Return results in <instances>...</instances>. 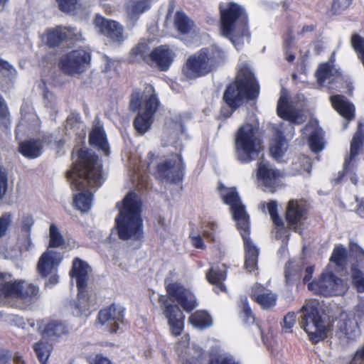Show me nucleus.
Segmentation results:
<instances>
[{"label":"nucleus","instance_id":"14","mask_svg":"<svg viewBox=\"0 0 364 364\" xmlns=\"http://www.w3.org/2000/svg\"><path fill=\"white\" fill-rule=\"evenodd\" d=\"M124 314V307L113 303L100 310L97 321L101 325L106 324V328L109 333H117L120 326L125 323Z\"/></svg>","mask_w":364,"mask_h":364},{"label":"nucleus","instance_id":"22","mask_svg":"<svg viewBox=\"0 0 364 364\" xmlns=\"http://www.w3.org/2000/svg\"><path fill=\"white\" fill-rule=\"evenodd\" d=\"M174 51L168 45H161L154 48L149 53L150 65L155 64L161 71H167L175 58Z\"/></svg>","mask_w":364,"mask_h":364},{"label":"nucleus","instance_id":"59","mask_svg":"<svg viewBox=\"0 0 364 364\" xmlns=\"http://www.w3.org/2000/svg\"><path fill=\"white\" fill-rule=\"evenodd\" d=\"M150 8V5L146 0H140L134 2L132 7V12L134 14H142Z\"/></svg>","mask_w":364,"mask_h":364},{"label":"nucleus","instance_id":"28","mask_svg":"<svg viewBox=\"0 0 364 364\" xmlns=\"http://www.w3.org/2000/svg\"><path fill=\"white\" fill-rule=\"evenodd\" d=\"M89 144L97 148L98 151H102L105 156H108L110 153L109 145L102 127H95L90 132Z\"/></svg>","mask_w":364,"mask_h":364},{"label":"nucleus","instance_id":"34","mask_svg":"<svg viewBox=\"0 0 364 364\" xmlns=\"http://www.w3.org/2000/svg\"><path fill=\"white\" fill-rule=\"evenodd\" d=\"M77 297L75 302V309L78 316H88L90 314V300L86 289H77Z\"/></svg>","mask_w":364,"mask_h":364},{"label":"nucleus","instance_id":"48","mask_svg":"<svg viewBox=\"0 0 364 364\" xmlns=\"http://www.w3.org/2000/svg\"><path fill=\"white\" fill-rule=\"evenodd\" d=\"M240 316L246 323H253L255 322V316L246 299L242 301L241 303Z\"/></svg>","mask_w":364,"mask_h":364},{"label":"nucleus","instance_id":"20","mask_svg":"<svg viewBox=\"0 0 364 364\" xmlns=\"http://www.w3.org/2000/svg\"><path fill=\"white\" fill-rule=\"evenodd\" d=\"M53 141L52 134H45L42 139H30L21 141L18 144V151L25 158L34 159L42 154L43 144H50Z\"/></svg>","mask_w":364,"mask_h":364},{"label":"nucleus","instance_id":"47","mask_svg":"<svg viewBox=\"0 0 364 364\" xmlns=\"http://www.w3.org/2000/svg\"><path fill=\"white\" fill-rule=\"evenodd\" d=\"M352 282L358 292H364V274L357 267H352Z\"/></svg>","mask_w":364,"mask_h":364},{"label":"nucleus","instance_id":"53","mask_svg":"<svg viewBox=\"0 0 364 364\" xmlns=\"http://www.w3.org/2000/svg\"><path fill=\"white\" fill-rule=\"evenodd\" d=\"M12 215L11 213H4L0 217V238L5 236L11 225Z\"/></svg>","mask_w":364,"mask_h":364},{"label":"nucleus","instance_id":"58","mask_svg":"<svg viewBox=\"0 0 364 364\" xmlns=\"http://www.w3.org/2000/svg\"><path fill=\"white\" fill-rule=\"evenodd\" d=\"M8 186V176L6 170L0 166V200L6 193Z\"/></svg>","mask_w":364,"mask_h":364},{"label":"nucleus","instance_id":"45","mask_svg":"<svg viewBox=\"0 0 364 364\" xmlns=\"http://www.w3.org/2000/svg\"><path fill=\"white\" fill-rule=\"evenodd\" d=\"M331 73L332 68L329 63H325L321 64L316 72V77L318 83L319 85H323L331 76Z\"/></svg>","mask_w":364,"mask_h":364},{"label":"nucleus","instance_id":"42","mask_svg":"<svg viewBox=\"0 0 364 364\" xmlns=\"http://www.w3.org/2000/svg\"><path fill=\"white\" fill-rule=\"evenodd\" d=\"M10 113L8 106L0 95V127L4 130H7L10 126Z\"/></svg>","mask_w":364,"mask_h":364},{"label":"nucleus","instance_id":"39","mask_svg":"<svg viewBox=\"0 0 364 364\" xmlns=\"http://www.w3.org/2000/svg\"><path fill=\"white\" fill-rule=\"evenodd\" d=\"M151 90L152 92L144 100V112L143 113L154 117L160 105V102L152 87Z\"/></svg>","mask_w":364,"mask_h":364},{"label":"nucleus","instance_id":"13","mask_svg":"<svg viewBox=\"0 0 364 364\" xmlns=\"http://www.w3.org/2000/svg\"><path fill=\"white\" fill-rule=\"evenodd\" d=\"M156 172L161 180L172 184H178L182 182L185 164L180 154H173L171 158L157 164Z\"/></svg>","mask_w":364,"mask_h":364},{"label":"nucleus","instance_id":"5","mask_svg":"<svg viewBox=\"0 0 364 364\" xmlns=\"http://www.w3.org/2000/svg\"><path fill=\"white\" fill-rule=\"evenodd\" d=\"M225 58V52L217 46L202 48L187 58L182 73L189 80L204 77L224 64Z\"/></svg>","mask_w":364,"mask_h":364},{"label":"nucleus","instance_id":"64","mask_svg":"<svg viewBox=\"0 0 364 364\" xmlns=\"http://www.w3.org/2000/svg\"><path fill=\"white\" fill-rule=\"evenodd\" d=\"M351 364H364V347L356 351Z\"/></svg>","mask_w":364,"mask_h":364},{"label":"nucleus","instance_id":"41","mask_svg":"<svg viewBox=\"0 0 364 364\" xmlns=\"http://www.w3.org/2000/svg\"><path fill=\"white\" fill-rule=\"evenodd\" d=\"M49 237L50 247L57 248L62 246L65 242V240L58 227L53 223L50 225Z\"/></svg>","mask_w":364,"mask_h":364},{"label":"nucleus","instance_id":"21","mask_svg":"<svg viewBox=\"0 0 364 364\" xmlns=\"http://www.w3.org/2000/svg\"><path fill=\"white\" fill-rule=\"evenodd\" d=\"M283 176V173L279 170L272 168L269 164L263 161L257 164V178L272 192L275 191Z\"/></svg>","mask_w":364,"mask_h":364},{"label":"nucleus","instance_id":"61","mask_svg":"<svg viewBox=\"0 0 364 364\" xmlns=\"http://www.w3.org/2000/svg\"><path fill=\"white\" fill-rule=\"evenodd\" d=\"M203 353L198 352L197 355L186 358L183 361V364H203Z\"/></svg>","mask_w":364,"mask_h":364},{"label":"nucleus","instance_id":"24","mask_svg":"<svg viewBox=\"0 0 364 364\" xmlns=\"http://www.w3.org/2000/svg\"><path fill=\"white\" fill-rule=\"evenodd\" d=\"M56 255L55 252L47 250L40 257L36 269L41 277L46 278L57 271L60 260Z\"/></svg>","mask_w":364,"mask_h":364},{"label":"nucleus","instance_id":"9","mask_svg":"<svg viewBox=\"0 0 364 364\" xmlns=\"http://www.w3.org/2000/svg\"><path fill=\"white\" fill-rule=\"evenodd\" d=\"M257 130L251 124L241 126L235 135V149L237 159L242 164L255 160L260 152L261 141L256 135Z\"/></svg>","mask_w":364,"mask_h":364},{"label":"nucleus","instance_id":"23","mask_svg":"<svg viewBox=\"0 0 364 364\" xmlns=\"http://www.w3.org/2000/svg\"><path fill=\"white\" fill-rule=\"evenodd\" d=\"M38 324L39 330L41 331L42 336L51 341L58 340L69 333L68 326L60 320H42L38 322Z\"/></svg>","mask_w":364,"mask_h":364},{"label":"nucleus","instance_id":"10","mask_svg":"<svg viewBox=\"0 0 364 364\" xmlns=\"http://www.w3.org/2000/svg\"><path fill=\"white\" fill-rule=\"evenodd\" d=\"M363 146L364 122L360 121L350 141V151L345 157L343 169L338 171V176L331 180L333 185L340 184L346 176L350 179L352 183L357 184L358 180L356 173V157L363 149Z\"/></svg>","mask_w":364,"mask_h":364},{"label":"nucleus","instance_id":"3","mask_svg":"<svg viewBox=\"0 0 364 364\" xmlns=\"http://www.w3.org/2000/svg\"><path fill=\"white\" fill-rule=\"evenodd\" d=\"M102 166L99 163L97 154L87 149L80 148L77 151V159L73 163V169L66 173L71 181V186L77 191L86 188L100 187L102 183Z\"/></svg>","mask_w":364,"mask_h":364},{"label":"nucleus","instance_id":"38","mask_svg":"<svg viewBox=\"0 0 364 364\" xmlns=\"http://www.w3.org/2000/svg\"><path fill=\"white\" fill-rule=\"evenodd\" d=\"M33 350L41 364H46L50 355L52 347L47 342L40 341L34 343Z\"/></svg>","mask_w":364,"mask_h":364},{"label":"nucleus","instance_id":"30","mask_svg":"<svg viewBox=\"0 0 364 364\" xmlns=\"http://www.w3.org/2000/svg\"><path fill=\"white\" fill-rule=\"evenodd\" d=\"M150 48L146 43H139L134 46L129 53V62L132 63H139L144 62L150 65L149 51Z\"/></svg>","mask_w":364,"mask_h":364},{"label":"nucleus","instance_id":"26","mask_svg":"<svg viewBox=\"0 0 364 364\" xmlns=\"http://www.w3.org/2000/svg\"><path fill=\"white\" fill-rule=\"evenodd\" d=\"M330 101L333 109L347 121H351L355 118V106L343 95H332Z\"/></svg>","mask_w":364,"mask_h":364},{"label":"nucleus","instance_id":"44","mask_svg":"<svg viewBox=\"0 0 364 364\" xmlns=\"http://www.w3.org/2000/svg\"><path fill=\"white\" fill-rule=\"evenodd\" d=\"M255 300L262 308L269 309L276 304L277 297L272 293H263L255 296Z\"/></svg>","mask_w":364,"mask_h":364},{"label":"nucleus","instance_id":"19","mask_svg":"<svg viewBox=\"0 0 364 364\" xmlns=\"http://www.w3.org/2000/svg\"><path fill=\"white\" fill-rule=\"evenodd\" d=\"M309 208L305 201L291 199L287 205L284 214L289 227L296 229L299 224L308 219Z\"/></svg>","mask_w":364,"mask_h":364},{"label":"nucleus","instance_id":"7","mask_svg":"<svg viewBox=\"0 0 364 364\" xmlns=\"http://www.w3.org/2000/svg\"><path fill=\"white\" fill-rule=\"evenodd\" d=\"M220 29L223 35L232 41L250 37L245 11L236 3H230L227 9L220 11Z\"/></svg>","mask_w":364,"mask_h":364},{"label":"nucleus","instance_id":"57","mask_svg":"<svg viewBox=\"0 0 364 364\" xmlns=\"http://www.w3.org/2000/svg\"><path fill=\"white\" fill-rule=\"evenodd\" d=\"M34 224V220L31 215H23L21 220V231L28 235L30 240V232Z\"/></svg>","mask_w":364,"mask_h":364},{"label":"nucleus","instance_id":"4","mask_svg":"<svg viewBox=\"0 0 364 364\" xmlns=\"http://www.w3.org/2000/svg\"><path fill=\"white\" fill-rule=\"evenodd\" d=\"M141 203L133 191L129 192L122 200V205L115 218L114 228L122 240L131 238L139 240L143 236V223L141 218Z\"/></svg>","mask_w":364,"mask_h":364},{"label":"nucleus","instance_id":"16","mask_svg":"<svg viewBox=\"0 0 364 364\" xmlns=\"http://www.w3.org/2000/svg\"><path fill=\"white\" fill-rule=\"evenodd\" d=\"M80 38L81 34L75 33L73 28L61 26L46 28L41 36L42 41L50 48H58L66 41H79Z\"/></svg>","mask_w":364,"mask_h":364},{"label":"nucleus","instance_id":"17","mask_svg":"<svg viewBox=\"0 0 364 364\" xmlns=\"http://www.w3.org/2000/svg\"><path fill=\"white\" fill-rule=\"evenodd\" d=\"M94 23L99 29L100 33L112 42L122 43L124 41V28L117 21L97 14L94 19Z\"/></svg>","mask_w":364,"mask_h":364},{"label":"nucleus","instance_id":"40","mask_svg":"<svg viewBox=\"0 0 364 364\" xmlns=\"http://www.w3.org/2000/svg\"><path fill=\"white\" fill-rule=\"evenodd\" d=\"M309 146L313 152L318 153L324 148L323 137L319 130L313 131L309 137Z\"/></svg>","mask_w":364,"mask_h":364},{"label":"nucleus","instance_id":"35","mask_svg":"<svg viewBox=\"0 0 364 364\" xmlns=\"http://www.w3.org/2000/svg\"><path fill=\"white\" fill-rule=\"evenodd\" d=\"M348 252L346 247L341 245H336L330 257V262L337 267L343 268L347 264Z\"/></svg>","mask_w":364,"mask_h":364},{"label":"nucleus","instance_id":"32","mask_svg":"<svg viewBox=\"0 0 364 364\" xmlns=\"http://www.w3.org/2000/svg\"><path fill=\"white\" fill-rule=\"evenodd\" d=\"M154 122V117L139 113L134 119L133 126L138 134L143 135L148 132Z\"/></svg>","mask_w":364,"mask_h":364},{"label":"nucleus","instance_id":"50","mask_svg":"<svg viewBox=\"0 0 364 364\" xmlns=\"http://www.w3.org/2000/svg\"><path fill=\"white\" fill-rule=\"evenodd\" d=\"M4 72V76L9 80L14 79L17 74L16 70L7 60L0 58V73Z\"/></svg>","mask_w":364,"mask_h":364},{"label":"nucleus","instance_id":"12","mask_svg":"<svg viewBox=\"0 0 364 364\" xmlns=\"http://www.w3.org/2000/svg\"><path fill=\"white\" fill-rule=\"evenodd\" d=\"M308 289L315 294L333 296L344 294L347 286L342 279L332 272H327L321 274L318 280L309 283Z\"/></svg>","mask_w":364,"mask_h":364},{"label":"nucleus","instance_id":"6","mask_svg":"<svg viewBox=\"0 0 364 364\" xmlns=\"http://www.w3.org/2000/svg\"><path fill=\"white\" fill-rule=\"evenodd\" d=\"M299 323L307 333L309 341L316 344L327 338L326 311L317 299L306 300L301 308Z\"/></svg>","mask_w":364,"mask_h":364},{"label":"nucleus","instance_id":"49","mask_svg":"<svg viewBox=\"0 0 364 364\" xmlns=\"http://www.w3.org/2000/svg\"><path fill=\"white\" fill-rule=\"evenodd\" d=\"M350 43L356 53L358 58L364 55V38L357 33L352 35Z\"/></svg>","mask_w":364,"mask_h":364},{"label":"nucleus","instance_id":"55","mask_svg":"<svg viewBox=\"0 0 364 364\" xmlns=\"http://www.w3.org/2000/svg\"><path fill=\"white\" fill-rule=\"evenodd\" d=\"M296 316L294 312H289L284 316L282 326V330L285 333L292 331V328L296 323Z\"/></svg>","mask_w":364,"mask_h":364},{"label":"nucleus","instance_id":"18","mask_svg":"<svg viewBox=\"0 0 364 364\" xmlns=\"http://www.w3.org/2000/svg\"><path fill=\"white\" fill-rule=\"evenodd\" d=\"M244 244L245 250V268L249 272H253L257 269L259 257V249L253 243L250 238V225L237 229Z\"/></svg>","mask_w":364,"mask_h":364},{"label":"nucleus","instance_id":"56","mask_svg":"<svg viewBox=\"0 0 364 364\" xmlns=\"http://www.w3.org/2000/svg\"><path fill=\"white\" fill-rule=\"evenodd\" d=\"M141 106V90L139 89L134 90L130 96L129 107L134 112L139 110Z\"/></svg>","mask_w":364,"mask_h":364},{"label":"nucleus","instance_id":"51","mask_svg":"<svg viewBox=\"0 0 364 364\" xmlns=\"http://www.w3.org/2000/svg\"><path fill=\"white\" fill-rule=\"evenodd\" d=\"M59 9L66 14L75 13L77 9V0H56Z\"/></svg>","mask_w":364,"mask_h":364},{"label":"nucleus","instance_id":"54","mask_svg":"<svg viewBox=\"0 0 364 364\" xmlns=\"http://www.w3.org/2000/svg\"><path fill=\"white\" fill-rule=\"evenodd\" d=\"M205 229L203 232V237L208 242L215 241V235L217 229V224L214 221H208L205 225Z\"/></svg>","mask_w":364,"mask_h":364},{"label":"nucleus","instance_id":"15","mask_svg":"<svg viewBox=\"0 0 364 364\" xmlns=\"http://www.w3.org/2000/svg\"><path fill=\"white\" fill-rule=\"evenodd\" d=\"M222 198L224 203L230 205L232 219L236 223L237 229L250 225V216L235 188L227 190L225 193L222 194Z\"/></svg>","mask_w":364,"mask_h":364},{"label":"nucleus","instance_id":"1","mask_svg":"<svg viewBox=\"0 0 364 364\" xmlns=\"http://www.w3.org/2000/svg\"><path fill=\"white\" fill-rule=\"evenodd\" d=\"M259 84L247 64L242 65L235 77L223 92L218 119L225 120L245 102L255 100L259 95Z\"/></svg>","mask_w":364,"mask_h":364},{"label":"nucleus","instance_id":"62","mask_svg":"<svg viewBox=\"0 0 364 364\" xmlns=\"http://www.w3.org/2000/svg\"><path fill=\"white\" fill-rule=\"evenodd\" d=\"M11 353L9 350L0 348V364H10Z\"/></svg>","mask_w":364,"mask_h":364},{"label":"nucleus","instance_id":"2","mask_svg":"<svg viewBox=\"0 0 364 364\" xmlns=\"http://www.w3.org/2000/svg\"><path fill=\"white\" fill-rule=\"evenodd\" d=\"M166 291L167 295L160 296L159 303L167 319L171 335L177 337L184 331L186 316L180 307L171 304L169 300L178 303L188 313L193 311L198 304L194 294L181 283H169L166 286Z\"/></svg>","mask_w":364,"mask_h":364},{"label":"nucleus","instance_id":"31","mask_svg":"<svg viewBox=\"0 0 364 364\" xmlns=\"http://www.w3.org/2000/svg\"><path fill=\"white\" fill-rule=\"evenodd\" d=\"M194 23L183 11H176L174 17V26L181 34H188Z\"/></svg>","mask_w":364,"mask_h":364},{"label":"nucleus","instance_id":"63","mask_svg":"<svg viewBox=\"0 0 364 364\" xmlns=\"http://www.w3.org/2000/svg\"><path fill=\"white\" fill-rule=\"evenodd\" d=\"M90 364H112V361L102 354L95 355Z\"/></svg>","mask_w":364,"mask_h":364},{"label":"nucleus","instance_id":"8","mask_svg":"<svg viewBox=\"0 0 364 364\" xmlns=\"http://www.w3.org/2000/svg\"><path fill=\"white\" fill-rule=\"evenodd\" d=\"M12 274L0 272V297L18 299L21 304V309H26L34 304L38 298V287L29 284L23 287V282L11 280Z\"/></svg>","mask_w":364,"mask_h":364},{"label":"nucleus","instance_id":"27","mask_svg":"<svg viewBox=\"0 0 364 364\" xmlns=\"http://www.w3.org/2000/svg\"><path fill=\"white\" fill-rule=\"evenodd\" d=\"M205 278L210 284L215 286V291L217 294L219 292H226V287L224 284V282L227 278V270L225 268L221 269L219 267H212L207 271Z\"/></svg>","mask_w":364,"mask_h":364},{"label":"nucleus","instance_id":"46","mask_svg":"<svg viewBox=\"0 0 364 364\" xmlns=\"http://www.w3.org/2000/svg\"><path fill=\"white\" fill-rule=\"evenodd\" d=\"M267 208L274 225L277 227H283L284 223L278 214L277 201L270 200L267 203Z\"/></svg>","mask_w":364,"mask_h":364},{"label":"nucleus","instance_id":"29","mask_svg":"<svg viewBox=\"0 0 364 364\" xmlns=\"http://www.w3.org/2000/svg\"><path fill=\"white\" fill-rule=\"evenodd\" d=\"M188 323L193 327L203 330L213 325V318L205 310H197L188 317Z\"/></svg>","mask_w":364,"mask_h":364},{"label":"nucleus","instance_id":"33","mask_svg":"<svg viewBox=\"0 0 364 364\" xmlns=\"http://www.w3.org/2000/svg\"><path fill=\"white\" fill-rule=\"evenodd\" d=\"M286 145L287 141L283 132L280 130H277L274 143L269 148L272 155L276 159L282 158L284 155L287 149Z\"/></svg>","mask_w":364,"mask_h":364},{"label":"nucleus","instance_id":"60","mask_svg":"<svg viewBox=\"0 0 364 364\" xmlns=\"http://www.w3.org/2000/svg\"><path fill=\"white\" fill-rule=\"evenodd\" d=\"M208 364H238L233 358L228 356H218L210 359Z\"/></svg>","mask_w":364,"mask_h":364},{"label":"nucleus","instance_id":"52","mask_svg":"<svg viewBox=\"0 0 364 364\" xmlns=\"http://www.w3.org/2000/svg\"><path fill=\"white\" fill-rule=\"evenodd\" d=\"M352 0H333L331 11L333 15H338L349 7Z\"/></svg>","mask_w":364,"mask_h":364},{"label":"nucleus","instance_id":"37","mask_svg":"<svg viewBox=\"0 0 364 364\" xmlns=\"http://www.w3.org/2000/svg\"><path fill=\"white\" fill-rule=\"evenodd\" d=\"M277 113L280 118L291 122H295L298 117L296 112L289 109L287 100L282 97L278 102Z\"/></svg>","mask_w":364,"mask_h":364},{"label":"nucleus","instance_id":"43","mask_svg":"<svg viewBox=\"0 0 364 364\" xmlns=\"http://www.w3.org/2000/svg\"><path fill=\"white\" fill-rule=\"evenodd\" d=\"M348 248L351 257H354L356 259V262H358V265L361 268L364 269L363 249L353 241H350Z\"/></svg>","mask_w":364,"mask_h":364},{"label":"nucleus","instance_id":"36","mask_svg":"<svg viewBox=\"0 0 364 364\" xmlns=\"http://www.w3.org/2000/svg\"><path fill=\"white\" fill-rule=\"evenodd\" d=\"M92 200V194L90 192H81L75 196L73 203L76 209L81 212H87L91 208Z\"/></svg>","mask_w":364,"mask_h":364},{"label":"nucleus","instance_id":"11","mask_svg":"<svg viewBox=\"0 0 364 364\" xmlns=\"http://www.w3.org/2000/svg\"><path fill=\"white\" fill-rule=\"evenodd\" d=\"M91 59L90 50L78 48L63 55L59 60L58 66L65 74H82L90 68Z\"/></svg>","mask_w":364,"mask_h":364},{"label":"nucleus","instance_id":"25","mask_svg":"<svg viewBox=\"0 0 364 364\" xmlns=\"http://www.w3.org/2000/svg\"><path fill=\"white\" fill-rule=\"evenodd\" d=\"M89 264L80 259L75 257L73 260L72 268L70 271V276L76 280L77 289H87L89 279Z\"/></svg>","mask_w":364,"mask_h":364}]
</instances>
